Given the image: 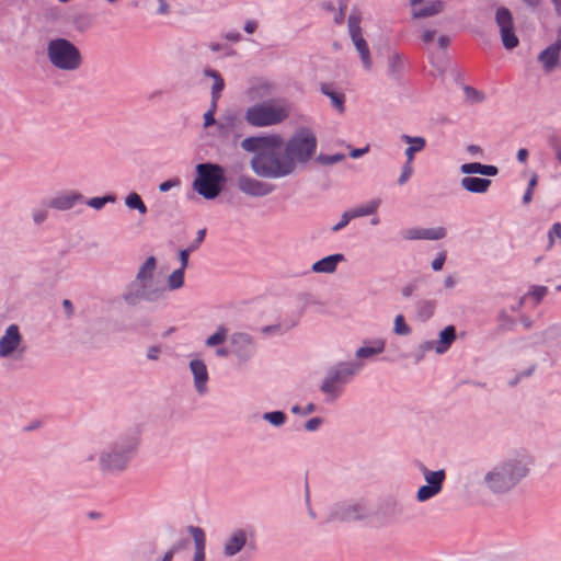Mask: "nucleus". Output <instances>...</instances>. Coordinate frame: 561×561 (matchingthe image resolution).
Listing matches in <instances>:
<instances>
[{"mask_svg": "<svg viewBox=\"0 0 561 561\" xmlns=\"http://www.w3.org/2000/svg\"><path fill=\"white\" fill-rule=\"evenodd\" d=\"M180 549V547L171 548L162 558V561H172L174 553Z\"/></svg>", "mask_w": 561, "mask_h": 561, "instance_id": "nucleus-45", "label": "nucleus"}, {"mask_svg": "<svg viewBox=\"0 0 561 561\" xmlns=\"http://www.w3.org/2000/svg\"><path fill=\"white\" fill-rule=\"evenodd\" d=\"M394 332L400 335L408 334L410 332L409 327L405 324L402 316H397L394 320Z\"/></svg>", "mask_w": 561, "mask_h": 561, "instance_id": "nucleus-33", "label": "nucleus"}, {"mask_svg": "<svg viewBox=\"0 0 561 561\" xmlns=\"http://www.w3.org/2000/svg\"><path fill=\"white\" fill-rule=\"evenodd\" d=\"M191 369L195 376V382L198 391H203L208 377L205 364L201 360H193L191 363Z\"/></svg>", "mask_w": 561, "mask_h": 561, "instance_id": "nucleus-18", "label": "nucleus"}, {"mask_svg": "<svg viewBox=\"0 0 561 561\" xmlns=\"http://www.w3.org/2000/svg\"><path fill=\"white\" fill-rule=\"evenodd\" d=\"M359 23H360L359 15L353 14L348 18V27H350V33H351L352 39L354 42V45L362 57L364 66L366 68H370L371 67V58H370L368 46L362 36Z\"/></svg>", "mask_w": 561, "mask_h": 561, "instance_id": "nucleus-7", "label": "nucleus"}, {"mask_svg": "<svg viewBox=\"0 0 561 561\" xmlns=\"http://www.w3.org/2000/svg\"><path fill=\"white\" fill-rule=\"evenodd\" d=\"M344 260L342 254H333L327 256L312 265L316 273H332L335 271L336 265Z\"/></svg>", "mask_w": 561, "mask_h": 561, "instance_id": "nucleus-14", "label": "nucleus"}, {"mask_svg": "<svg viewBox=\"0 0 561 561\" xmlns=\"http://www.w3.org/2000/svg\"><path fill=\"white\" fill-rule=\"evenodd\" d=\"M126 205L130 208L138 209L141 214L147 211L146 205L142 203L140 196L136 193H131L127 196Z\"/></svg>", "mask_w": 561, "mask_h": 561, "instance_id": "nucleus-28", "label": "nucleus"}, {"mask_svg": "<svg viewBox=\"0 0 561 561\" xmlns=\"http://www.w3.org/2000/svg\"><path fill=\"white\" fill-rule=\"evenodd\" d=\"M319 424H320L319 419H311L307 422L306 427L309 431H314L319 426Z\"/></svg>", "mask_w": 561, "mask_h": 561, "instance_id": "nucleus-46", "label": "nucleus"}, {"mask_svg": "<svg viewBox=\"0 0 561 561\" xmlns=\"http://www.w3.org/2000/svg\"><path fill=\"white\" fill-rule=\"evenodd\" d=\"M368 151V147L364 148V149H354L352 152H351V157L352 158H357L359 157L360 154L365 153Z\"/></svg>", "mask_w": 561, "mask_h": 561, "instance_id": "nucleus-53", "label": "nucleus"}, {"mask_svg": "<svg viewBox=\"0 0 561 561\" xmlns=\"http://www.w3.org/2000/svg\"><path fill=\"white\" fill-rule=\"evenodd\" d=\"M159 1L161 2V5H160V12H161V13H165V12H167V10H168L167 4L164 3V1H163V0H159Z\"/></svg>", "mask_w": 561, "mask_h": 561, "instance_id": "nucleus-58", "label": "nucleus"}, {"mask_svg": "<svg viewBox=\"0 0 561 561\" xmlns=\"http://www.w3.org/2000/svg\"><path fill=\"white\" fill-rule=\"evenodd\" d=\"M290 106L286 102H268L250 106L245 121L255 127H265L284 122L289 115Z\"/></svg>", "mask_w": 561, "mask_h": 561, "instance_id": "nucleus-2", "label": "nucleus"}, {"mask_svg": "<svg viewBox=\"0 0 561 561\" xmlns=\"http://www.w3.org/2000/svg\"><path fill=\"white\" fill-rule=\"evenodd\" d=\"M238 341H242V342H247V343H250L251 340L248 335L245 334H242V333H239V334H236L232 336V342L233 343H237Z\"/></svg>", "mask_w": 561, "mask_h": 561, "instance_id": "nucleus-47", "label": "nucleus"}, {"mask_svg": "<svg viewBox=\"0 0 561 561\" xmlns=\"http://www.w3.org/2000/svg\"><path fill=\"white\" fill-rule=\"evenodd\" d=\"M169 285L171 288H179L183 285V270H178L170 275Z\"/></svg>", "mask_w": 561, "mask_h": 561, "instance_id": "nucleus-32", "label": "nucleus"}, {"mask_svg": "<svg viewBox=\"0 0 561 561\" xmlns=\"http://www.w3.org/2000/svg\"><path fill=\"white\" fill-rule=\"evenodd\" d=\"M556 237L561 239V224H559V222L554 224L552 226V229L548 233L549 248H551L553 245Z\"/></svg>", "mask_w": 561, "mask_h": 561, "instance_id": "nucleus-36", "label": "nucleus"}, {"mask_svg": "<svg viewBox=\"0 0 561 561\" xmlns=\"http://www.w3.org/2000/svg\"><path fill=\"white\" fill-rule=\"evenodd\" d=\"M446 231L444 228H430V229H411L407 231V238L410 240L414 239H427L437 240L445 237Z\"/></svg>", "mask_w": 561, "mask_h": 561, "instance_id": "nucleus-13", "label": "nucleus"}, {"mask_svg": "<svg viewBox=\"0 0 561 561\" xmlns=\"http://www.w3.org/2000/svg\"><path fill=\"white\" fill-rule=\"evenodd\" d=\"M205 75H207L214 79L211 94H213V107H216L217 100L219 99V93L224 89L225 83H224L222 78L216 71L206 70Z\"/></svg>", "mask_w": 561, "mask_h": 561, "instance_id": "nucleus-22", "label": "nucleus"}, {"mask_svg": "<svg viewBox=\"0 0 561 561\" xmlns=\"http://www.w3.org/2000/svg\"><path fill=\"white\" fill-rule=\"evenodd\" d=\"M444 478H445V473L443 470L425 472V479H426L427 483L431 485L437 486L439 491L442 489V483H443Z\"/></svg>", "mask_w": 561, "mask_h": 561, "instance_id": "nucleus-27", "label": "nucleus"}, {"mask_svg": "<svg viewBox=\"0 0 561 561\" xmlns=\"http://www.w3.org/2000/svg\"><path fill=\"white\" fill-rule=\"evenodd\" d=\"M192 537L195 546L193 561H205L206 536L203 528H192Z\"/></svg>", "mask_w": 561, "mask_h": 561, "instance_id": "nucleus-15", "label": "nucleus"}, {"mask_svg": "<svg viewBox=\"0 0 561 561\" xmlns=\"http://www.w3.org/2000/svg\"><path fill=\"white\" fill-rule=\"evenodd\" d=\"M255 28H256V23H255V22H253V21H249V22L245 24V26H244L245 32H248V33H250V34H251V33H253V32L255 31Z\"/></svg>", "mask_w": 561, "mask_h": 561, "instance_id": "nucleus-52", "label": "nucleus"}, {"mask_svg": "<svg viewBox=\"0 0 561 561\" xmlns=\"http://www.w3.org/2000/svg\"><path fill=\"white\" fill-rule=\"evenodd\" d=\"M436 36V31L435 30H431V28H425L423 32H422V39L426 43V44H430L433 42V39L435 38Z\"/></svg>", "mask_w": 561, "mask_h": 561, "instance_id": "nucleus-40", "label": "nucleus"}, {"mask_svg": "<svg viewBox=\"0 0 561 561\" xmlns=\"http://www.w3.org/2000/svg\"><path fill=\"white\" fill-rule=\"evenodd\" d=\"M284 141L278 135L249 137L242 140L241 147L254 153L251 160L252 170L261 176L277 178L289 174L295 163L288 157L278 158Z\"/></svg>", "mask_w": 561, "mask_h": 561, "instance_id": "nucleus-1", "label": "nucleus"}, {"mask_svg": "<svg viewBox=\"0 0 561 561\" xmlns=\"http://www.w3.org/2000/svg\"><path fill=\"white\" fill-rule=\"evenodd\" d=\"M80 196L77 194H66L54 198L50 205L58 209H68Z\"/></svg>", "mask_w": 561, "mask_h": 561, "instance_id": "nucleus-21", "label": "nucleus"}, {"mask_svg": "<svg viewBox=\"0 0 561 561\" xmlns=\"http://www.w3.org/2000/svg\"><path fill=\"white\" fill-rule=\"evenodd\" d=\"M225 182L224 171L216 164H198L193 188L207 199L217 197Z\"/></svg>", "mask_w": 561, "mask_h": 561, "instance_id": "nucleus-3", "label": "nucleus"}, {"mask_svg": "<svg viewBox=\"0 0 561 561\" xmlns=\"http://www.w3.org/2000/svg\"><path fill=\"white\" fill-rule=\"evenodd\" d=\"M227 38L230 39V41L237 42V41H239L240 36L237 33L236 34H228Z\"/></svg>", "mask_w": 561, "mask_h": 561, "instance_id": "nucleus-57", "label": "nucleus"}, {"mask_svg": "<svg viewBox=\"0 0 561 561\" xmlns=\"http://www.w3.org/2000/svg\"><path fill=\"white\" fill-rule=\"evenodd\" d=\"M316 137L306 130L298 133L286 147V157L297 161H307L314 152Z\"/></svg>", "mask_w": 561, "mask_h": 561, "instance_id": "nucleus-5", "label": "nucleus"}, {"mask_svg": "<svg viewBox=\"0 0 561 561\" xmlns=\"http://www.w3.org/2000/svg\"><path fill=\"white\" fill-rule=\"evenodd\" d=\"M376 209H377V203H371L366 207L357 208L348 214H350L351 218H355V217L373 214Z\"/></svg>", "mask_w": 561, "mask_h": 561, "instance_id": "nucleus-31", "label": "nucleus"}, {"mask_svg": "<svg viewBox=\"0 0 561 561\" xmlns=\"http://www.w3.org/2000/svg\"><path fill=\"white\" fill-rule=\"evenodd\" d=\"M217 354L220 356H226L228 354V351L226 348H220L217 351Z\"/></svg>", "mask_w": 561, "mask_h": 561, "instance_id": "nucleus-64", "label": "nucleus"}, {"mask_svg": "<svg viewBox=\"0 0 561 561\" xmlns=\"http://www.w3.org/2000/svg\"><path fill=\"white\" fill-rule=\"evenodd\" d=\"M469 150L473 153H479L481 151L480 148L477 146H470Z\"/></svg>", "mask_w": 561, "mask_h": 561, "instance_id": "nucleus-62", "label": "nucleus"}, {"mask_svg": "<svg viewBox=\"0 0 561 561\" xmlns=\"http://www.w3.org/2000/svg\"><path fill=\"white\" fill-rule=\"evenodd\" d=\"M264 417L266 420H268L272 424L274 425H280L284 423L285 421V415L283 412H272V413H266L264 415Z\"/></svg>", "mask_w": 561, "mask_h": 561, "instance_id": "nucleus-34", "label": "nucleus"}, {"mask_svg": "<svg viewBox=\"0 0 561 561\" xmlns=\"http://www.w3.org/2000/svg\"><path fill=\"white\" fill-rule=\"evenodd\" d=\"M107 201H113L112 197H103V198H100V197H95V198H92L89 201V205L93 208H101L104 206V204L107 202Z\"/></svg>", "mask_w": 561, "mask_h": 561, "instance_id": "nucleus-38", "label": "nucleus"}, {"mask_svg": "<svg viewBox=\"0 0 561 561\" xmlns=\"http://www.w3.org/2000/svg\"><path fill=\"white\" fill-rule=\"evenodd\" d=\"M383 348V345L380 344L377 348H374V347H360L358 351H357V356L358 357H369L374 354H377V353H380Z\"/></svg>", "mask_w": 561, "mask_h": 561, "instance_id": "nucleus-35", "label": "nucleus"}, {"mask_svg": "<svg viewBox=\"0 0 561 561\" xmlns=\"http://www.w3.org/2000/svg\"><path fill=\"white\" fill-rule=\"evenodd\" d=\"M536 183H537V178H536V176H534V178L530 180V182H529V188H528V190H531V191H533V188L535 187Z\"/></svg>", "mask_w": 561, "mask_h": 561, "instance_id": "nucleus-59", "label": "nucleus"}, {"mask_svg": "<svg viewBox=\"0 0 561 561\" xmlns=\"http://www.w3.org/2000/svg\"><path fill=\"white\" fill-rule=\"evenodd\" d=\"M412 171H413L412 167H411L410 162H408V164L403 168L402 174L399 178V183L404 184L411 176Z\"/></svg>", "mask_w": 561, "mask_h": 561, "instance_id": "nucleus-39", "label": "nucleus"}, {"mask_svg": "<svg viewBox=\"0 0 561 561\" xmlns=\"http://www.w3.org/2000/svg\"><path fill=\"white\" fill-rule=\"evenodd\" d=\"M44 218H45V214L44 213L35 215V220L36 221H42V220H44Z\"/></svg>", "mask_w": 561, "mask_h": 561, "instance_id": "nucleus-63", "label": "nucleus"}, {"mask_svg": "<svg viewBox=\"0 0 561 561\" xmlns=\"http://www.w3.org/2000/svg\"><path fill=\"white\" fill-rule=\"evenodd\" d=\"M321 92L331 99L333 105L341 113L344 112V95L343 94L330 90V88L327 84L321 85Z\"/></svg>", "mask_w": 561, "mask_h": 561, "instance_id": "nucleus-23", "label": "nucleus"}, {"mask_svg": "<svg viewBox=\"0 0 561 561\" xmlns=\"http://www.w3.org/2000/svg\"><path fill=\"white\" fill-rule=\"evenodd\" d=\"M180 259H181V263H182V268L181 270H184L187 265V260H188V252L186 250H182L180 252Z\"/></svg>", "mask_w": 561, "mask_h": 561, "instance_id": "nucleus-48", "label": "nucleus"}, {"mask_svg": "<svg viewBox=\"0 0 561 561\" xmlns=\"http://www.w3.org/2000/svg\"><path fill=\"white\" fill-rule=\"evenodd\" d=\"M404 139L409 144H411V147H409L407 149V151H405V154L408 157V161L411 162L412 159H413L414 152L422 150L423 147L425 146V140L423 138H420V137L412 138V137H409V136H405Z\"/></svg>", "mask_w": 561, "mask_h": 561, "instance_id": "nucleus-25", "label": "nucleus"}, {"mask_svg": "<svg viewBox=\"0 0 561 561\" xmlns=\"http://www.w3.org/2000/svg\"><path fill=\"white\" fill-rule=\"evenodd\" d=\"M445 3L442 0H430L426 3H420L411 9V15L415 20L435 16L444 11Z\"/></svg>", "mask_w": 561, "mask_h": 561, "instance_id": "nucleus-9", "label": "nucleus"}, {"mask_svg": "<svg viewBox=\"0 0 561 561\" xmlns=\"http://www.w3.org/2000/svg\"><path fill=\"white\" fill-rule=\"evenodd\" d=\"M508 476V470L504 469L499 472H491L488 474L486 479L491 483V486L495 490H500L503 488H508L513 484V482L507 483L505 480Z\"/></svg>", "mask_w": 561, "mask_h": 561, "instance_id": "nucleus-19", "label": "nucleus"}, {"mask_svg": "<svg viewBox=\"0 0 561 561\" xmlns=\"http://www.w3.org/2000/svg\"><path fill=\"white\" fill-rule=\"evenodd\" d=\"M461 172L465 174L479 173L483 175H496L497 168L493 165H483L481 163H467L461 165Z\"/></svg>", "mask_w": 561, "mask_h": 561, "instance_id": "nucleus-17", "label": "nucleus"}, {"mask_svg": "<svg viewBox=\"0 0 561 561\" xmlns=\"http://www.w3.org/2000/svg\"><path fill=\"white\" fill-rule=\"evenodd\" d=\"M49 61L58 69L72 71L81 65V54L78 48L65 38L53 39L48 43Z\"/></svg>", "mask_w": 561, "mask_h": 561, "instance_id": "nucleus-4", "label": "nucleus"}, {"mask_svg": "<svg viewBox=\"0 0 561 561\" xmlns=\"http://www.w3.org/2000/svg\"><path fill=\"white\" fill-rule=\"evenodd\" d=\"M529 7H537L540 3V0H523Z\"/></svg>", "mask_w": 561, "mask_h": 561, "instance_id": "nucleus-54", "label": "nucleus"}, {"mask_svg": "<svg viewBox=\"0 0 561 561\" xmlns=\"http://www.w3.org/2000/svg\"><path fill=\"white\" fill-rule=\"evenodd\" d=\"M339 379H340V375H339V373H335L333 376H331L330 378L324 380V382L322 385V390L324 392H332L333 386Z\"/></svg>", "mask_w": 561, "mask_h": 561, "instance_id": "nucleus-37", "label": "nucleus"}, {"mask_svg": "<svg viewBox=\"0 0 561 561\" xmlns=\"http://www.w3.org/2000/svg\"><path fill=\"white\" fill-rule=\"evenodd\" d=\"M438 45L442 48H446L449 45V38L446 35H442L438 37Z\"/></svg>", "mask_w": 561, "mask_h": 561, "instance_id": "nucleus-50", "label": "nucleus"}, {"mask_svg": "<svg viewBox=\"0 0 561 561\" xmlns=\"http://www.w3.org/2000/svg\"><path fill=\"white\" fill-rule=\"evenodd\" d=\"M102 462L105 468L115 470L125 468L126 459L121 454H108L103 457Z\"/></svg>", "mask_w": 561, "mask_h": 561, "instance_id": "nucleus-20", "label": "nucleus"}, {"mask_svg": "<svg viewBox=\"0 0 561 561\" xmlns=\"http://www.w3.org/2000/svg\"><path fill=\"white\" fill-rule=\"evenodd\" d=\"M455 340V329L449 325L440 333L439 346L437 347L438 353H443L447 350V347Z\"/></svg>", "mask_w": 561, "mask_h": 561, "instance_id": "nucleus-24", "label": "nucleus"}, {"mask_svg": "<svg viewBox=\"0 0 561 561\" xmlns=\"http://www.w3.org/2000/svg\"><path fill=\"white\" fill-rule=\"evenodd\" d=\"M22 336L16 325H10L0 339V356L10 355L21 344Z\"/></svg>", "mask_w": 561, "mask_h": 561, "instance_id": "nucleus-8", "label": "nucleus"}, {"mask_svg": "<svg viewBox=\"0 0 561 561\" xmlns=\"http://www.w3.org/2000/svg\"><path fill=\"white\" fill-rule=\"evenodd\" d=\"M239 187L245 194L253 196H262L271 192V187L268 185L250 178H241L239 180Z\"/></svg>", "mask_w": 561, "mask_h": 561, "instance_id": "nucleus-12", "label": "nucleus"}, {"mask_svg": "<svg viewBox=\"0 0 561 561\" xmlns=\"http://www.w3.org/2000/svg\"><path fill=\"white\" fill-rule=\"evenodd\" d=\"M491 184L490 180L479 178H465L461 181V185L469 192L483 193Z\"/></svg>", "mask_w": 561, "mask_h": 561, "instance_id": "nucleus-16", "label": "nucleus"}, {"mask_svg": "<svg viewBox=\"0 0 561 561\" xmlns=\"http://www.w3.org/2000/svg\"><path fill=\"white\" fill-rule=\"evenodd\" d=\"M178 181H165L163 183L160 184V191L161 192H167L168 190H170L171 187L178 185Z\"/></svg>", "mask_w": 561, "mask_h": 561, "instance_id": "nucleus-44", "label": "nucleus"}, {"mask_svg": "<svg viewBox=\"0 0 561 561\" xmlns=\"http://www.w3.org/2000/svg\"><path fill=\"white\" fill-rule=\"evenodd\" d=\"M444 261H445V255L444 254L439 255L437 259H435L433 261V263H432L433 268L435 271L442 270Z\"/></svg>", "mask_w": 561, "mask_h": 561, "instance_id": "nucleus-43", "label": "nucleus"}, {"mask_svg": "<svg viewBox=\"0 0 561 561\" xmlns=\"http://www.w3.org/2000/svg\"><path fill=\"white\" fill-rule=\"evenodd\" d=\"M547 289L546 287H537L531 291V296L536 299V301H540L541 298L545 296Z\"/></svg>", "mask_w": 561, "mask_h": 561, "instance_id": "nucleus-42", "label": "nucleus"}, {"mask_svg": "<svg viewBox=\"0 0 561 561\" xmlns=\"http://www.w3.org/2000/svg\"><path fill=\"white\" fill-rule=\"evenodd\" d=\"M154 268H156V259L153 256H150L146 260V262L141 266V268L138 273V278L144 280V279L151 277V274Z\"/></svg>", "mask_w": 561, "mask_h": 561, "instance_id": "nucleus-26", "label": "nucleus"}, {"mask_svg": "<svg viewBox=\"0 0 561 561\" xmlns=\"http://www.w3.org/2000/svg\"><path fill=\"white\" fill-rule=\"evenodd\" d=\"M559 13H561V0H552Z\"/></svg>", "mask_w": 561, "mask_h": 561, "instance_id": "nucleus-60", "label": "nucleus"}, {"mask_svg": "<svg viewBox=\"0 0 561 561\" xmlns=\"http://www.w3.org/2000/svg\"><path fill=\"white\" fill-rule=\"evenodd\" d=\"M248 542V535L245 531L239 529L234 531L224 545V553L227 557H232L240 552Z\"/></svg>", "mask_w": 561, "mask_h": 561, "instance_id": "nucleus-11", "label": "nucleus"}, {"mask_svg": "<svg viewBox=\"0 0 561 561\" xmlns=\"http://www.w3.org/2000/svg\"><path fill=\"white\" fill-rule=\"evenodd\" d=\"M215 110L216 107H213L204 115V119H205V127H208L210 125H213L215 123V119H214V113H215Z\"/></svg>", "mask_w": 561, "mask_h": 561, "instance_id": "nucleus-41", "label": "nucleus"}, {"mask_svg": "<svg viewBox=\"0 0 561 561\" xmlns=\"http://www.w3.org/2000/svg\"><path fill=\"white\" fill-rule=\"evenodd\" d=\"M495 22L500 28L503 45L513 49L518 45V38L514 32V21L511 11L504 7L496 10Z\"/></svg>", "mask_w": 561, "mask_h": 561, "instance_id": "nucleus-6", "label": "nucleus"}, {"mask_svg": "<svg viewBox=\"0 0 561 561\" xmlns=\"http://www.w3.org/2000/svg\"><path fill=\"white\" fill-rule=\"evenodd\" d=\"M341 158H342V156H332V157L327 158V162L333 163V162L339 161Z\"/></svg>", "mask_w": 561, "mask_h": 561, "instance_id": "nucleus-56", "label": "nucleus"}, {"mask_svg": "<svg viewBox=\"0 0 561 561\" xmlns=\"http://www.w3.org/2000/svg\"><path fill=\"white\" fill-rule=\"evenodd\" d=\"M560 50L561 41H557L539 54L538 59L546 71H551L559 66Z\"/></svg>", "mask_w": 561, "mask_h": 561, "instance_id": "nucleus-10", "label": "nucleus"}, {"mask_svg": "<svg viewBox=\"0 0 561 561\" xmlns=\"http://www.w3.org/2000/svg\"><path fill=\"white\" fill-rule=\"evenodd\" d=\"M531 196H533V191L527 190L526 194L524 195V202L529 203L531 201Z\"/></svg>", "mask_w": 561, "mask_h": 561, "instance_id": "nucleus-55", "label": "nucleus"}, {"mask_svg": "<svg viewBox=\"0 0 561 561\" xmlns=\"http://www.w3.org/2000/svg\"><path fill=\"white\" fill-rule=\"evenodd\" d=\"M409 1L411 4V9L423 2V0H409Z\"/></svg>", "mask_w": 561, "mask_h": 561, "instance_id": "nucleus-61", "label": "nucleus"}, {"mask_svg": "<svg viewBox=\"0 0 561 561\" xmlns=\"http://www.w3.org/2000/svg\"><path fill=\"white\" fill-rule=\"evenodd\" d=\"M528 152L526 149H519L517 152V158L520 162H525L527 160Z\"/></svg>", "mask_w": 561, "mask_h": 561, "instance_id": "nucleus-51", "label": "nucleus"}, {"mask_svg": "<svg viewBox=\"0 0 561 561\" xmlns=\"http://www.w3.org/2000/svg\"><path fill=\"white\" fill-rule=\"evenodd\" d=\"M438 492H439V490L435 485H431V484L423 485L422 488H420V490L417 492V499L420 501H425V500L434 496Z\"/></svg>", "mask_w": 561, "mask_h": 561, "instance_id": "nucleus-30", "label": "nucleus"}, {"mask_svg": "<svg viewBox=\"0 0 561 561\" xmlns=\"http://www.w3.org/2000/svg\"><path fill=\"white\" fill-rule=\"evenodd\" d=\"M227 337V331L222 327L217 330L215 334L209 336L206 341V344L208 346H216L218 344H221Z\"/></svg>", "mask_w": 561, "mask_h": 561, "instance_id": "nucleus-29", "label": "nucleus"}, {"mask_svg": "<svg viewBox=\"0 0 561 561\" xmlns=\"http://www.w3.org/2000/svg\"><path fill=\"white\" fill-rule=\"evenodd\" d=\"M350 219H351L350 214H348V213H345V214L343 215V220H340V224H337L333 229H334V230H339V229H341L342 227H344V226L350 221Z\"/></svg>", "mask_w": 561, "mask_h": 561, "instance_id": "nucleus-49", "label": "nucleus"}]
</instances>
